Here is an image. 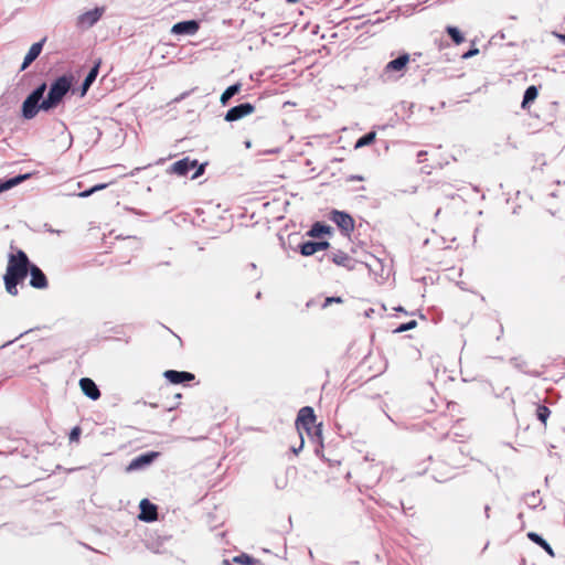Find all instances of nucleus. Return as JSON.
I'll return each instance as SVG.
<instances>
[{
  "label": "nucleus",
  "mask_w": 565,
  "mask_h": 565,
  "mask_svg": "<svg viewBox=\"0 0 565 565\" xmlns=\"http://www.w3.org/2000/svg\"><path fill=\"white\" fill-rule=\"evenodd\" d=\"M74 76L71 72H65L54 77L50 83L41 81L32 88L22 100L19 109V117L29 121L34 119L40 113L51 114L73 90Z\"/></svg>",
  "instance_id": "nucleus-1"
},
{
  "label": "nucleus",
  "mask_w": 565,
  "mask_h": 565,
  "mask_svg": "<svg viewBox=\"0 0 565 565\" xmlns=\"http://www.w3.org/2000/svg\"><path fill=\"white\" fill-rule=\"evenodd\" d=\"M411 62L412 55L405 50H401L396 57L385 64L380 77L383 82L397 81L406 74Z\"/></svg>",
  "instance_id": "nucleus-2"
},
{
  "label": "nucleus",
  "mask_w": 565,
  "mask_h": 565,
  "mask_svg": "<svg viewBox=\"0 0 565 565\" xmlns=\"http://www.w3.org/2000/svg\"><path fill=\"white\" fill-rule=\"evenodd\" d=\"M31 263L32 262L30 260L28 254L22 248L14 246L13 242H11L3 277L20 275L21 273L29 269V264Z\"/></svg>",
  "instance_id": "nucleus-3"
},
{
  "label": "nucleus",
  "mask_w": 565,
  "mask_h": 565,
  "mask_svg": "<svg viewBox=\"0 0 565 565\" xmlns=\"http://www.w3.org/2000/svg\"><path fill=\"white\" fill-rule=\"evenodd\" d=\"M326 217L337 226L343 237L351 238L355 230V220L350 212L332 207L328 211Z\"/></svg>",
  "instance_id": "nucleus-4"
},
{
  "label": "nucleus",
  "mask_w": 565,
  "mask_h": 565,
  "mask_svg": "<svg viewBox=\"0 0 565 565\" xmlns=\"http://www.w3.org/2000/svg\"><path fill=\"white\" fill-rule=\"evenodd\" d=\"M105 11V7L98 6L84 11L76 18V26L82 30L93 28L103 18Z\"/></svg>",
  "instance_id": "nucleus-5"
},
{
  "label": "nucleus",
  "mask_w": 565,
  "mask_h": 565,
  "mask_svg": "<svg viewBox=\"0 0 565 565\" xmlns=\"http://www.w3.org/2000/svg\"><path fill=\"white\" fill-rule=\"evenodd\" d=\"M256 110L255 104L250 102H243L235 106L230 107L224 114L223 118L226 122H235L254 114Z\"/></svg>",
  "instance_id": "nucleus-6"
},
{
  "label": "nucleus",
  "mask_w": 565,
  "mask_h": 565,
  "mask_svg": "<svg viewBox=\"0 0 565 565\" xmlns=\"http://www.w3.org/2000/svg\"><path fill=\"white\" fill-rule=\"evenodd\" d=\"M201 28L200 19L181 20L172 24L170 34L174 36H193Z\"/></svg>",
  "instance_id": "nucleus-7"
},
{
  "label": "nucleus",
  "mask_w": 565,
  "mask_h": 565,
  "mask_svg": "<svg viewBox=\"0 0 565 565\" xmlns=\"http://www.w3.org/2000/svg\"><path fill=\"white\" fill-rule=\"evenodd\" d=\"M102 66V58H97L94 61L93 65L86 73L85 77L83 78L82 83L77 87H73L72 95L77 94L79 97H84L94 82L96 81L99 68Z\"/></svg>",
  "instance_id": "nucleus-8"
},
{
  "label": "nucleus",
  "mask_w": 565,
  "mask_h": 565,
  "mask_svg": "<svg viewBox=\"0 0 565 565\" xmlns=\"http://www.w3.org/2000/svg\"><path fill=\"white\" fill-rule=\"evenodd\" d=\"M162 376L171 385H188L195 380V374L192 372L172 369L166 370Z\"/></svg>",
  "instance_id": "nucleus-9"
},
{
  "label": "nucleus",
  "mask_w": 565,
  "mask_h": 565,
  "mask_svg": "<svg viewBox=\"0 0 565 565\" xmlns=\"http://www.w3.org/2000/svg\"><path fill=\"white\" fill-rule=\"evenodd\" d=\"M29 268H30L29 285L32 288L38 289V290L47 289L50 284H49V278L45 275V273L33 262L31 264H29Z\"/></svg>",
  "instance_id": "nucleus-10"
},
{
  "label": "nucleus",
  "mask_w": 565,
  "mask_h": 565,
  "mask_svg": "<svg viewBox=\"0 0 565 565\" xmlns=\"http://www.w3.org/2000/svg\"><path fill=\"white\" fill-rule=\"evenodd\" d=\"M334 235V228L323 222V221H316L311 224L310 228L305 233L303 237L309 238H331Z\"/></svg>",
  "instance_id": "nucleus-11"
},
{
  "label": "nucleus",
  "mask_w": 565,
  "mask_h": 565,
  "mask_svg": "<svg viewBox=\"0 0 565 565\" xmlns=\"http://www.w3.org/2000/svg\"><path fill=\"white\" fill-rule=\"evenodd\" d=\"M46 41L47 38L43 36L39 41L31 44L19 67V72L25 71L41 55Z\"/></svg>",
  "instance_id": "nucleus-12"
},
{
  "label": "nucleus",
  "mask_w": 565,
  "mask_h": 565,
  "mask_svg": "<svg viewBox=\"0 0 565 565\" xmlns=\"http://www.w3.org/2000/svg\"><path fill=\"white\" fill-rule=\"evenodd\" d=\"M292 434L298 439L305 438L306 434L311 441L322 446V426H292Z\"/></svg>",
  "instance_id": "nucleus-13"
},
{
  "label": "nucleus",
  "mask_w": 565,
  "mask_h": 565,
  "mask_svg": "<svg viewBox=\"0 0 565 565\" xmlns=\"http://www.w3.org/2000/svg\"><path fill=\"white\" fill-rule=\"evenodd\" d=\"M159 456L157 451H147L135 457L126 467L127 472L138 471L149 467Z\"/></svg>",
  "instance_id": "nucleus-14"
},
{
  "label": "nucleus",
  "mask_w": 565,
  "mask_h": 565,
  "mask_svg": "<svg viewBox=\"0 0 565 565\" xmlns=\"http://www.w3.org/2000/svg\"><path fill=\"white\" fill-rule=\"evenodd\" d=\"M195 159H192L189 156L183 157L171 163L167 169V173L177 177H188V174L192 171Z\"/></svg>",
  "instance_id": "nucleus-15"
},
{
  "label": "nucleus",
  "mask_w": 565,
  "mask_h": 565,
  "mask_svg": "<svg viewBox=\"0 0 565 565\" xmlns=\"http://www.w3.org/2000/svg\"><path fill=\"white\" fill-rule=\"evenodd\" d=\"M82 393L92 401L100 397V390L95 381L90 377H82L78 382Z\"/></svg>",
  "instance_id": "nucleus-16"
},
{
  "label": "nucleus",
  "mask_w": 565,
  "mask_h": 565,
  "mask_svg": "<svg viewBox=\"0 0 565 565\" xmlns=\"http://www.w3.org/2000/svg\"><path fill=\"white\" fill-rule=\"evenodd\" d=\"M330 260L334 265L344 267L350 271L354 270L355 265L359 263L358 260L353 259L349 254L340 249L330 255Z\"/></svg>",
  "instance_id": "nucleus-17"
},
{
  "label": "nucleus",
  "mask_w": 565,
  "mask_h": 565,
  "mask_svg": "<svg viewBox=\"0 0 565 565\" xmlns=\"http://www.w3.org/2000/svg\"><path fill=\"white\" fill-rule=\"evenodd\" d=\"M140 514L139 519L145 522H153L158 518V508L148 499H142L139 504Z\"/></svg>",
  "instance_id": "nucleus-18"
},
{
  "label": "nucleus",
  "mask_w": 565,
  "mask_h": 565,
  "mask_svg": "<svg viewBox=\"0 0 565 565\" xmlns=\"http://www.w3.org/2000/svg\"><path fill=\"white\" fill-rule=\"evenodd\" d=\"M292 424H323L322 422L317 423V415L312 406H302L294 418Z\"/></svg>",
  "instance_id": "nucleus-19"
},
{
  "label": "nucleus",
  "mask_w": 565,
  "mask_h": 565,
  "mask_svg": "<svg viewBox=\"0 0 565 565\" xmlns=\"http://www.w3.org/2000/svg\"><path fill=\"white\" fill-rule=\"evenodd\" d=\"M318 242L316 238L300 239L295 246V252L299 253L303 257L313 256L318 253Z\"/></svg>",
  "instance_id": "nucleus-20"
},
{
  "label": "nucleus",
  "mask_w": 565,
  "mask_h": 565,
  "mask_svg": "<svg viewBox=\"0 0 565 565\" xmlns=\"http://www.w3.org/2000/svg\"><path fill=\"white\" fill-rule=\"evenodd\" d=\"M526 408L541 424H546L551 416V409L546 405L541 403H531L526 405Z\"/></svg>",
  "instance_id": "nucleus-21"
},
{
  "label": "nucleus",
  "mask_w": 565,
  "mask_h": 565,
  "mask_svg": "<svg viewBox=\"0 0 565 565\" xmlns=\"http://www.w3.org/2000/svg\"><path fill=\"white\" fill-rule=\"evenodd\" d=\"M540 87L537 85H530L525 88L522 96L521 108L523 110L530 109L532 104L536 100L540 94Z\"/></svg>",
  "instance_id": "nucleus-22"
},
{
  "label": "nucleus",
  "mask_w": 565,
  "mask_h": 565,
  "mask_svg": "<svg viewBox=\"0 0 565 565\" xmlns=\"http://www.w3.org/2000/svg\"><path fill=\"white\" fill-rule=\"evenodd\" d=\"M243 84L237 81L230 86H227L220 96V103L223 107L227 106L231 102V99L238 95L242 90Z\"/></svg>",
  "instance_id": "nucleus-23"
},
{
  "label": "nucleus",
  "mask_w": 565,
  "mask_h": 565,
  "mask_svg": "<svg viewBox=\"0 0 565 565\" xmlns=\"http://www.w3.org/2000/svg\"><path fill=\"white\" fill-rule=\"evenodd\" d=\"M444 33L455 45H460L466 42L465 32L457 25L447 24L444 29Z\"/></svg>",
  "instance_id": "nucleus-24"
},
{
  "label": "nucleus",
  "mask_w": 565,
  "mask_h": 565,
  "mask_svg": "<svg viewBox=\"0 0 565 565\" xmlns=\"http://www.w3.org/2000/svg\"><path fill=\"white\" fill-rule=\"evenodd\" d=\"M35 172H25V173H19L14 175H7L4 177V181L7 183L8 191L13 189L14 186L21 184L22 182L29 180Z\"/></svg>",
  "instance_id": "nucleus-25"
},
{
  "label": "nucleus",
  "mask_w": 565,
  "mask_h": 565,
  "mask_svg": "<svg viewBox=\"0 0 565 565\" xmlns=\"http://www.w3.org/2000/svg\"><path fill=\"white\" fill-rule=\"evenodd\" d=\"M527 537L531 542L542 547L550 556H554V551L552 546L541 534L536 532H529Z\"/></svg>",
  "instance_id": "nucleus-26"
},
{
  "label": "nucleus",
  "mask_w": 565,
  "mask_h": 565,
  "mask_svg": "<svg viewBox=\"0 0 565 565\" xmlns=\"http://www.w3.org/2000/svg\"><path fill=\"white\" fill-rule=\"evenodd\" d=\"M376 139V131L374 129L360 136L354 142V149H361L372 145Z\"/></svg>",
  "instance_id": "nucleus-27"
},
{
  "label": "nucleus",
  "mask_w": 565,
  "mask_h": 565,
  "mask_svg": "<svg viewBox=\"0 0 565 565\" xmlns=\"http://www.w3.org/2000/svg\"><path fill=\"white\" fill-rule=\"evenodd\" d=\"M510 363L513 364V366L515 369H518L519 371H521L522 373L529 375V376H532V377H540L541 376V372L536 371V370H524L523 367L526 365V362L525 361H521L520 358L518 356H512L510 359Z\"/></svg>",
  "instance_id": "nucleus-28"
},
{
  "label": "nucleus",
  "mask_w": 565,
  "mask_h": 565,
  "mask_svg": "<svg viewBox=\"0 0 565 565\" xmlns=\"http://www.w3.org/2000/svg\"><path fill=\"white\" fill-rule=\"evenodd\" d=\"M110 183H106V182H100V183H96L92 186H88L86 188L85 190L81 191L77 196L82 198V199H86V198H89L92 196L93 194L102 191V190H105L106 188H108Z\"/></svg>",
  "instance_id": "nucleus-29"
},
{
  "label": "nucleus",
  "mask_w": 565,
  "mask_h": 565,
  "mask_svg": "<svg viewBox=\"0 0 565 565\" xmlns=\"http://www.w3.org/2000/svg\"><path fill=\"white\" fill-rule=\"evenodd\" d=\"M540 491L531 492L524 495L523 500L530 509H536L542 504V498L539 495Z\"/></svg>",
  "instance_id": "nucleus-30"
},
{
  "label": "nucleus",
  "mask_w": 565,
  "mask_h": 565,
  "mask_svg": "<svg viewBox=\"0 0 565 565\" xmlns=\"http://www.w3.org/2000/svg\"><path fill=\"white\" fill-rule=\"evenodd\" d=\"M209 166V161L200 162L198 159H195V163L193 164V173L191 174V180H196L200 177H202L205 172L206 167Z\"/></svg>",
  "instance_id": "nucleus-31"
},
{
  "label": "nucleus",
  "mask_w": 565,
  "mask_h": 565,
  "mask_svg": "<svg viewBox=\"0 0 565 565\" xmlns=\"http://www.w3.org/2000/svg\"><path fill=\"white\" fill-rule=\"evenodd\" d=\"M418 326L417 320L412 319L406 322L399 323L392 332L394 334H399L409 330L415 329Z\"/></svg>",
  "instance_id": "nucleus-32"
},
{
  "label": "nucleus",
  "mask_w": 565,
  "mask_h": 565,
  "mask_svg": "<svg viewBox=\"0 0 565 565\" xmlns=\"http://www.w3.org/2000/svg\"><path fill=\"white\" fill-rule=\"evenodd\" d=\"M2 279H3L6 291L10 296H13V297L18 296V294H19L18 284L15 281H13L11 278H8V277H3L2 276Z\"/></svg>",
  "instance_id": "nucleus-33"
},
{
  "label": "nucleus",
  "mask_w": 565,
  "mask_h": 565,
  "mask_svg": "<svg viewBox=\"0 0 565 565\" xmlns=\"http://www.w3.org/2000/svg\"><path fill=\"white\" fill-rule=\"evenodd\" d=\"M480 50L477 46L476 40L471 41L469 49L460 55V60L466 61L478 55Z\"/></svg>",
  "instance_id": "nucleus-34"
},
{
  "label": "nucleus",
  "mask_w": 565,
  "mask_h": 565,
  "mask_svg": "<svg viewBox=\"0 0 565 565\" xmlns=\"http://www.w3.org/2000/svg\"><path fill=\"white\" fill-rule=\"evenodd\" d=\"M343 302H344V299L342 298V296H338V295L328 296L324 298L323 302L321 303V308L326 309L333 303H343Z\"/></svg>",
  "instance_id": "nucleus-35"
},
{
  "label": "nucleus",
  "mask_w": 565,
  "mask_h": 565,
  "mask_svg": "<svg viewBox=\"0 0 565 565\" xmlns=\"http://www.w3.org/2000/svg\"><path fill=\"white\" fill-rule=\"evenodd\" d=\"M235 563L244 564V565H253L255 563V558L249 556L248 554H241L233 558Z\"/></svg>",
  "instance_id": "nucleus-36"
},
{
  "label": "nucleus",
  "mask_w": 565,
  "mask_h": 565,
  "mask_svg": "<svg viewBox=\"0 0 565 565\" xmlns=\"http://www.w3.org/2000/svg\"><path fill=\"white\" fill-rule=\"evenodd\" d=\"M299 236H300L299 232L290 233L288 235V239H287V247L295 250V246L299 242Z\"/></svg>",
  "instance_id": "nucleus-37"
},
{
  "label": "nucleus",
  "mask_w": 565,
  "mask_h": 565,
  "mask_svg": "<svg viewBox=\"0 0 565 565\" xmlns=\"http://www.w3.org/2000/svg\"><path fill=\"white\" fill-rule=\"evenodd\" d=\"M81 434H82L81 426H74L72 428V430L70 431V434H68L70 443L71 444L72 443H78Z\"/></svg>",
  "instance_id": "nucleus-38"
},
{
  "label": "nucleus",
  "mask_w": 565,
  "mask_h": 565,
  "mask_svg": "<svg viewBox=\"0 0 565 565\" xmlns=\"http://www.w3.org/2000/svg\"><path fill=\"white\" fill-rule=\"evenodd\" d=\"M434 44L437 47L439 52L444 51L445 49L449 47L450 44L448 41L444 40L443 38H436L434 40Z\"/></svg>",
  "instance_id": "nucleus-39"
},
{
  "label": "nucleus",
  "mask_w": 565,
  "mask_h": 565,
  "mask_svg": "<svg viewBox=\"0 0 565 565\" xmlns=\"http://www.w3.org/2000/svg\"><path fill=\"white\" fill-rule=\"evenodd\" d=\"M39 329H40L39 327H36V328H31V329H29V330H26V331H24V332L20 333V334H19L17 338H14L13 340H9V341L4 342L2 345H0V349L11 345V344H12L14 341H17L18 339H21L23 335H25V334H28V333H31V332H33L34 330H39Z\"/></svg>",
  "instance_id": "nucleus-40"
},
{
  "label": "nucleus",
  "mask_w": 565,
  "mask_h": 565,
  "mask_svg": "<svg viewBox=\"0 0 565 565\" xmlns=\"http://www.w3.org/2000/svg\"><path fill=\"white\" fill-rule=\"evenodd\" d=\"M330 238H317L318 242V250H327L331 247V243L329 242Z\"/></svg>",
  "instance_id": "nucleus-41"
},
{
  "label": "nucleus",
  "mask_w": 565,
  "mask_h": 565,
  "mask_svg": "<svg viewBox=\"0 0 565 565\" xmlns=\"http://www.w3.org/2000/svg\"><path fill=\"white\" fill-rule=\"evenodd\" d=\"M303 445H305V439L303 437H301V439H298V443L297 444H294L289 447L290 451L294 454V455H298L302 448H303Z\"/></svg>",
  "instance_id": "nucleus-42"
},
{
  "label": "nucleus",
  "mask_w": 565,
  "mask_h": 565,
  "mask_svg": "<svg viewBox=\"0 0 565 565\" xmlns=\"http://www.w3.org/2000/svg\"><path fill=\"white\" fill-rule=\"evenodd\" d=\"M29 273H30V268L23 273H21L20 275H14L12 277H10L13 281H15L18 285H23L24 284V280L25 278L29 276Z\"/></svg>",
  "instance_id": "nucleus-43"
},
{
  "label": "nucleus",
  "mask_w": 565,
  "mask_h": 565,
  "mask_svg": "<svg viewBox=\"0 0 565 565\" xmlns=\"http://www.w3.org/2000/svg\"><path fill=\"white\" fill-rule=\"evenodd\" d=\"M124 209L127 212L132 213V214H135L136 216H139V217H145V216L148 215V212H146L143 210H140V209L132 207V206H125Z\"/></svg>",
  "instance_id": "nucleus-44"
},
{
  "label": "nucleus",
  "mask_w": 565,
  "mask_h": 565,
  "mask_svg": "<svg viewBox=\"0 0 565 565\" xmlns=\"http://www.w3.org/2000/svg\"><path fill=\"white\" fill-rule=\"evenodd\" d=\"M345 180H347V182H354V181L362 182L365 180V177L362 174H349Z\"/></svg>",
  "instance_id": "nucleus-45"
},
{
  "label": "nucleus",
  "mask_w": 565,
  "mask_h": 565,
  "mask_svg": "<svg viewBox=\"0 0 565 565\" xmlns=\"http://www.w3.org/2000/svg\"><path fill=\"white\" fill-rule=\"evenodd\" d=\"M394 310L405 316H415V312L407 311L402 305L394 307Z\"/></svg>",
  "instance_id": "nucleus-46"
},
{
  "label": "nucleus",
  "mask_w": 565,
  "mask_h": 565,
  "mask_svg": "<svg viewBox=\"0 0 565 565\" xmlns=\"http://www.w3.org/2000/svg\"><path fill=\"white\" fill-rule=\"evenodd\" d=\"M458 437H463V435H460L458 433H451V431H447L445 434V438H450L454 441H460L459 439H457Z\"/></svg>",
  "instance_id": "nucleus-47"
},
{
  "label": "nucleus",
  "mask_w": 565,
  "mask_h": 565,
  "mask_svg": "<svg viewBox=\"0 0 565 565\" xmlns=\"http://www.w3.org/2000/svg\"><path fill=\"white\" fill-rule=\"evenodd\" d=\"M427 151L426 150H419L416 154L417 157V162L422 163L426 160V157H427Z\"/></svg>",
  "instance_id": "nucleus-48"
},
{
  "label": "nucleus",
  "mask_w": 565,
  "mask_h": 565,
  "mask_svg": "<svg viewBox=\"0 0 565 565\" xmlns=\"http://www.w3.org/2000/svg\"><path fill=\"white\" fill-rule=\"evenodd\" d=\"M191 93H192V90H186V92L181 93L178 97H175L173 99V103H179V102L185 99L188 96H190Z\"/></svg>",
  "instance_id": "nucleus-49"
},
{
  "label": "nucleus",
  "mask_w": 565,
  "mask_h": 565,
  "mask_svg": "<svg viewBox=\"0 0 565 565\" xmlns=\"http://www.w3.org/2000/svg\"><path fill=\"white\" fill-rule=\"evenodd\" d=\"M555 428V434L559 435L562 439L565 441V428L562 426H553Z\"/></svg>",
  "instance_id": "nucleus-50"
},
{
  "label": "nucleus",
  "mask_w": 565,
  "mask_h": 565,
  "mask_svg": "<svg viewBox=\"0 0 565 565\" xmlns=\"http://www.w3.org/2000/svg\"><path fill=\"white\" fill-rule=\"evenodd\" d=\"M280 151H281L280 147H275V148L266 149L264 151V154H278V153H280Z\"/></svg>",
  "instance_id": "nucleus-51"
},
{
  "label": "nucleus",
  "mask_w": 565,
  "mask_h": 565,
  "mask_svg": "<svg viewBox=\"0 0 565 565\" xmlns=\"http://www.w3.org/2000/svg\"><path fill=\"white\" fill-rule=\"evenodd\" d=\"M149 167H151V164H150V163H149V164H147V166H145V167H137V168H135V169H134L129 174H130L131 177H135V175H137L141 170L147 169V168H149Z\"/></svg>",
  "instance_id": "nucleus-52"
},
{
  "label": "nucleus",
  "mask_w": 565,
  "mask_h": 565,
  "mask_svg": "<svg viewBox=\"0 0 565 565\" xmlns=\"http://www.w3.org/2000/svg\"><path fill=\"white\" fill-rule=\"evenodd\" d=\"M8 189H7V183L4 181L3 178L0 179V194L3 193V192H7Z\"/></svg>",
  "instance_id": "nucleus-53"
},
{
  "label": "nucleus",
  "mask_w": 565,
  "mask_h": 565,
  "mask_svg": "<svg viewBox=\"0 0 565 565\" xmlns=\"http://www.w3.org/2000/svg\"><path fill=\"white\" fill-rule=\"evenodd\" d=\"M374 313H375V309H374V308H367V309L364 311V317H366V318H372Z\"/></svg>",
  "instance_id": "nucleus-54"
},
{
  "label": "nucleus",
  "mask_w": 565,
  "mask_h": 565,
  "mask_svg": "<svg viewBox=\"0 0 565 565\" xmlns=\"http://www.w3.org/2000/svg\"><path fill=\"white\" fill-rule=\"evenodd\" d=\"M433 72H434V70H433V68L427 70V71H426V74L422 77L420 82H422L423 84H426V83H427V81H428L427 76H428V75H430Z\"/></svg>",
  "instance_id": "nucleus-55"
},
{
  "label": "nucleus",
  "mask_w": 565,
  "mask_h": 565,
  "mask_svg": "<svg viewBox=\"0 0 565 565\" xmlns=\"http://www.w3.org/2000/svg\"><path fill=\"white\" fill-rule=\"evenodd\" d=\"M361 264L364 265L369 269L370 273L374 274L375 276L379 275V273L370 264L363 263V262H361Z\"/></svg>",
  "instance_id": "nucleus-56"
},
{
  "label": "nucleus",
  "mask_w": 565,
  "mask_h": 565,
  "mask_svg": "<svg viewBox=\"0 0 565 565\" xmlns=\"http://www.w3.org/2000/svg\"><path fill=\"white\" fill-rule=\"evenodd\" d=\"M411 55H412V61H414V62L419 60V58H422L424 56V54L422 52H415V53H413Z\"/></svg>",
  "instance_id": "nucleus-57"
},
{
  "label": "nucleus",
  "mask_w": 565,
  "mask_h": 565,
  "mask_svg": "<svg viewBox=\"0 0 565 565\" xmlns=\"http://www.w3.org/2000/svg\"><path fill=\"white\" fill-rule=\"evenodd\" d=\"M441 58H443V61H445V62H452V61H455V57L450 56V54H449V53H445V54H443V55H441Z\"/></svg>",
  "instance_id": "nucleus-58"
},
{
  "label": "nucleus",
  "mask_w": 565,
  "mask_h": 565,
  "mask_svg": "<svg viewBox=\"0 0 565 565\" xmlns=\"http://www.w3.org/2000/svg\"><path fill=\"white\" fill-rule=\"evenodd\" d=\"M284 415H285V417H286V418H285V420H286V422H289V420H290V417H291V415H292V409H291V408H287Z\"/></svg>",
  "instance_id": "nucleus-59"
},
{
  "label": "nucleus",
  "mask_w": 565,
  "mask_h": 565,
  "mask_svg": "<svg viewBox=\"0 0 565 565\" xmlns=\"http://www.w3.org/2000/svg\"><path fill=\"white\" fill-rule=\"evenodd\" d=\"M278 238H279V242H280V246L286 249L287 248V242L285 241L284 236L278 234Z\"/></svg>",
  "instance_id": "nucleus-60"
},
{
  "label": "nucleus",
  "mask_w": 565,
  "mask_h": 565,
  "mask_svg": "<svg viewBox=\"0 0 565 565\" xmlns=\"http://www.w3.org/2000/svg\"><path fill=\"white\" fill-rule=\"evenodd\" d=\"M554 35L557 36L563 44H565V33L554 32Z\"/></svg>",
  "instance_id": "nucleus-61"
},
{
  "label": "nucleus",
  "mask_w": 565,
  "mask_h": 565,
  "mask_svg": "<svg viewBox=\"0 0 565 565\" xmlns=\"http://www.w3.org/2000/svg\"><path fill=\"white\" fill-rule=\"evenodd\" d=\"M415 316H418L422 320H427L426 316L419 310H415Z\"/></svg>",
  "instance_id": "nucleus-62"
},
{
  "label": "nucleus",
  "mask_w": 565,
  "mask_h": 565,
  "mask_svg": "<svg viewBox=\"0 0 565 565\" xmlns=\"http://www.w3.org/2000/svg\"><path fill=\"white\" fill-rule=\"evenodd\" d=\"M286 483H287L286 480H282L281 482L276 480V487L278 489H284L286 487Z\"/></svg>",
  "instance_id": "nucleus-63"
},
{
  "label": "nucleus",
  "mask_w": 565,
  "mask_h": 565,
  "mask_svg": "<svg viewBox=\"0 0 565 565\" xmlns=\"http://www.w3.org/2000/svg\"><path fill=\"white\" fill-rule=\"evenodd\" d=\"M484 514H486V518H487V519H489V518H490V505H489V504H487V505L484 507Z\"/></svg>",
  "instance_id": "nucleus-64"
}]
</instances>
